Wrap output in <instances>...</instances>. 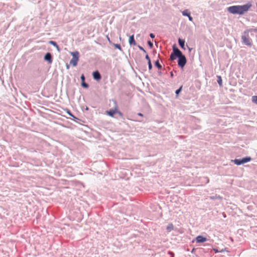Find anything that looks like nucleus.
Segmentation results:
<instances>
[{"label": "nucleus", "mask_w": 257, "mask_h": 257, "mask_svg": "<svg viewBox=\"0 0 257 257\" xmlns=\"http://www.w3.org/2000/svg\"><path fill=\"white\" fill-rule=\"evenodd\" d=\"M251 4L250 3L244 5H237L232 6L227 8V11L231 14L233 15L238 14L242 15L245 13L247 12L249 8L251 7Z\"/></svg>", "instance_id": "f257e3e1"}, {"label": "nucleus", "mask_w": 257, "mask_h": 257, "mask_svg": "<svg viewBox=\"0 0 257 257\" xmlns=\"http://www.w3.org/2000/svg\"><path fill=\"white\" fill-rule=\"evenodd\" d=\"M187 62L186 56L178 48V66L183 70Z\"/></svg>", "instance_id": "f03ea898"}, {"label": "nucleus", "mask_w": 257, "mask_h": 257, "mask_svg": "<svg viewBox=\"0 0 257 257\" xmlns=\"http://www.w3.org/2000/svg\"><path fill=\"white\" fill-rule=\"evenodd\" d=\"M251 160V158L249 156H246L245 157L242 158V159H235L234 160H232L231 162H233L234 164L239 166L244 163H247Z\"/></svg>", "instance_id": "7ed1b4c3"}, {"label": "nucleus", "mask_w": 257, "mask_h": 257, "mask_svg": "<svg viewBox=\"0 0 257 257\" xmlns=\"http://www.w3.org/2000/svg\"><path fill=\"white\" fill-rule=\"evenodd\" d=\"M71 55L72 56V58L70 61V64L75 67L77 65L78 61H79V53L78 51H75L71 52Z\"/></svg>", "instance_id": "20e7f679"}, {"label": "nucleus", "mask_w": 257, "mask_h": 257, "mask_svg": "<svg viewBox=\"0 0 257 257\" xmlns=\"http://www.w3.org/2000/svg\"><path fill=\"white\" fill-rule=\"evenodd\" d=\"M242 43L247 46H251L252 45L251 39L249 37V35H244L241 36Z\"/></svg>", "instance_id": "39448f33"}, {"label": "nucleus", "mask_w": 257, "mask_h": 257, "mask_svg": "<svg viewBox=\"0 0 257 257\" xmlns=\"http://www.w3.org/2000/svg\"><path fill=\"white\" fill-rule=\"evenodd\" d=\"M173 51L170 55L169 61H171V63L174 62L175 60L177 59V45L176 44H174L173 46Z\"/></svg>", "instance_id": "423d86ee"}, {"label": "nucleus", "mask_w": 257, "mask_h": 257, "mask_svg": "<svg viewBox=\"0 0 257 257\" xmlns=\"http://www.w3.org/2000/svg\"><path fill=\"white\" fill-rule=\"evenodd\" d=\"M178 42L179 45L181 48V49L185 50L186 47H187L188 48L189 52L191 51V49L188 46L187 44L185 45V41L184 39L179 38V39H178Z\"/></svg>", "instance_id": "0eeeda50"}, {"label": "nucleus", "mask_w": 257, "mask_h": 257, "mask_svg": "<svg viewBox=\"0 0 257 257\" xmlns=\"http://www.w3.org/2000/svg\"><path fill=\"white\" fill-rule=\"evenodd\" d=\"M93 78L97 81H99L101 79V75L98 71L96 70L92 72Z\"/></svg>", "instance_id": "6e6552de"}, {"label": "nucleus", "mask_w": 257, "mask_h": 257, "mask_svg": "<svg viewBox=\"0 0 257 257\" xmlns=\"http://www.w3.org/2000/svg\"><path fill=\"white\" fill-rule=\"evenodd\" d=\"M44 59L45 61L48 62L49 64H51L53 61L52 56L49 52H47L44 56Z\"/></svg>", "instance_id": "1a4fd4ad"}, {"label": "nucleus", "mask_w": 257, "mask_h": 257, "mask_svg": "<svg viewBox=\"0 0 257 257\" xmlns=\"http://www.w3.org/2000/svg\"><path fill=\"white\" fill-rule=\"evenodd\" d=\"M196 240L197 243H202L207 240V238L202 235H198L196 238Z\"/></svg>", "instance_id": "9d476101"}, {"label": "nucleus", "mask_w": 257, "mask_h": 257, "mask_svg": "<svg viewBox=\"0 0 257 257\" xmlns=\"http://www.w3.org/2000/svg\"><path fill=\"white\" fill-rule=\"evenodd\" d=\"M117 112V107L116 106L114 109H111L109 110L106 111L107 114L113 117L115 113Z\"/></svg>", "instance_id": "9b49d317"}, {"label": "nucleus", "mask_w": 257, "mask_h": 257, "mask_svg": "<svg viewBox=\"0 0 257 257\" xmlns=\"http://www.w3.org/2000/svg\"><path fill=\"white\" fill-rule=\"evenodd\" d=\"M128 43L130 45H133V46L137 45V43L135 41L134 35H132L130 36L129 39H128Z\"/></svg>", "instance_id": "f8f14e48"}, {"label": "nucleus", "mask_w": 257, "mask_h": 257, "mask_svg": "<svg viewBox=\"0 0 257 257\" xmlns=\"http://www.w3.org/2000/svg\"><path fill=\"white\" fill-rule=\"evenodd\" d=\"M49 43L50 44L53 45L54 47H55L58 52H60L61 49H60V48H59V46L58 45V44H57V43L55 41H50L49 42Z\"/></svg>", "instance_id": "ddd939ff"}, {"label": "nucleus", "mask_w": 257, "mask_h": 257, "mask_svg": "<svg viewBox=\"0 0 257 257\" xmlns=\"http://www.w3.org/2000/svg\"><path fill=\"white\" fill-rule=\"evenodd\" d=\"M65 111L66 112H67V113L70 116H71L73 118V120H75L76 119H78V118H77L76 116H75L72 113V112H71V111L68 109V108H66L65 109Z\"/></svg>", "instance_id": "4468645a"}, {"label": "nucleus", "mask_w": 257, "mask_h": 257, "mask_svg": "<svg viewBox=\"0 0 257 257\" xmlns=\"http://www.w3.org/2000/svg\"><path fill=\"white\" fill-rule=\"evenodd\" d=\"M217 81L220 87L222 86V78L220 76H217Z\"/></svg>", "instance_id": "2eb2a0df"}, {"label": "nucleus", "mask_w": 257, "mask_h": 257, "mask_svg": "<svg viewBox=\"0 0 257 257\" xmlns=\"http://www.w3.org/2000/svg\"><path fill=\"white\" fill-rule=\"evenodd\" d=\"M155 66L158 69H161L162 68V65L160 64L159 60H156L155 62Z\"/></svg>", "instance_id": "dca6fc26"}, {"label": "nucleus", "mask_w": 257, "mask_h": 257, "mask_svg": "<svg viewBox=\"0 0 257 257\" xmlns=\"http://www.w3.org/2000/svg\"><path fill=\"white\" fill-rule=\"evenodd\" d=\"M173 228H174V226H173V224L170 223L167 226L166 229L168 232H170L171 231H172L173 229Z\"/></svg>", "instance_id": "f3484780"}, {"label": "nucleus", "mask_w": 257, "mask_h": 257, "mask_svg": "<svg viewBox=\"0 0 257 257\" xmlns=\"http://www.w3.org/2000/svg\"><path fill=\"white\" fill-rule=\"evenodd\" d=\"M182 13L183 16L187 17H188L190 14V12L188 9L185 10L182 12Z\"/></svg>", "instance_id": "a211bd4d"}, {"label": "nucleus", "mask_w": 257, "mask_h": 257, "mask_svg": "<svg viewBox=\"0 0 257 257\" xmlns=\"http://www.w3.org/2000/svg\"><path fill=\"white\" fill-rule=\"evenodd\" d=\"M81 86L84 88H88L89 87V85L87 83L83 80V81H81Z\"/></svg>", "instance_id": "6ab92c4d"}, {"label": "nucleus", "mask_w": 257, "mask_h": 257, "mask_svg": "<svg viewBox=\"0 0 257 257\" xmlns=\"http://www.w3.org/2000/svg\"><path fill=\"white\" fill-rule=\"evenodd\" d=\"M112 46H114V47L115 48V49H117L118 50H119L120 51H122V49H121V47L120 46V44H114L113 43L112 44Z\"/></svg>", "instance_id": "aec40b11"}, {"label": "nucleus", "mask_w": 257, "mask_h": 257, "mask_svg": "<svg viewBox=\"0 0 257 257\" xmlns=\"http://www.w3.org/2000/svg\"><path fill=\"white\" fill-rule=\"evenodd\" d=\"M251 101L252 102L257 104V95H254L251 97Z\"/></svg>", "instance_id": "412c9836"}, {"label": "nucleus", "mask_w": 257, "mask_h": 257, "mask_svg": "<svg viewBox=\"0 0 257 257\" xmlns=\"http://www.w3.org/2000/svg\"><path fill=\"white\" fill-rule=\"evenodd\" d=\"M253 29H252V28L247 29V30H245V31H244L243 34L244 35H248L249 32H253Z\"/></svg>", "instance_id": "4be33fe9"}, {"label": "nucleus", "mask_w": 257, "mask_h": 257, "mask_svg": "<svg viewBox=\"0 0 257 257\" xmlns=\"http://www.w3.org/2000/svg\"><path fill=\"white\" fill-rule=\"evenodd\" d=\"M148 45L149 46L150 48H152L153 47V43L151 41H148L147 42Z\"/></svg>", "instance_id": "5701e85b"}, {"label": "nucleus", "mask_w": 257, "mask_h": 257, "mask_svg": "<svg viewBox=\"0 0 257 257\" xmlns=\"http://www.w3.org/2000/svg\"><path fill=\"white\" fill-rule=\"evenodd\" d=\"M210 198L212 199H221L222 197H220L219 195L217 196V195H216L215 196L210 197Z\"/></svg>", "instance_id": "b1692460"}, {"label": "nucleus", "mask_w": 257, "mask_h": 257, "mask_svg": "<svg viewBox=\"0 0 257 257\" xmlns=\"http://www.w3.org/2000/svg\"><path fill=\"white\" fill-rule=\"evenodd\" d=\"M148 64L149 70L150 71L152 69V68H153V66H152L151 61L148 62Z\"/></svg>", "instance_id": "393cba45"}, {"label": "nucleus", "mask_w": 257, "mask_h": 257, "mask_svg": "<svg viewBox=\"0 0 257 257\" xmlns=\"http://www.w3.org/2000/svg\"><path fill=\"white\" fill-rule=\"evenodd\" d=\"M175 69L176 68L173 67V70L170 72V75L172 77L174 76L173 71H174L175 73H177V70Z\"/></svg>", "instance_id": "a878e982"}, {"label": "nucleus", "mask_w": 257, "mask_h": 257, "mask_svg": "<svg viewBox=\"0 0 257 257\" xmlns=\"http://www.w3.org/2000/svg\"><path fill=\"white\" fill-rule=\"evenodd\" d=\"M116 113L118 114L120 117H123V114L121 111L118 110L117 109V112H116Z\"/></svg>", "instance_id": "bb28decb"}, {"label": "nucleus", "mask_w": 257, "mask_h": 257, "mask_svg": "<svg viewBox=\"0 0 257 257\" xmlns=\"http://www.w3.org/2000/svg\"><path fill=\"white\" fill-rule=\"evenodd\" d=\"M138 47L139 49L140 50L142 51L144 53H147L146 51L142 46H141L140 45H138Z\"/></svg>", "instance_id": "cd10ccee"}, {"label": "nucleus", "mask_w": 257, "mask_h": 257, "mask_svg": "<svg viewBox=\"0 0 257 257\" xmlns=\"http://www.w3.org/2000/svg\"><path fill=\"white\" fill-rule=\"evenodd\" d=\"M80 79H81V81H83V80H84V81H85V76H84V75L83 74H82L81 75V76H80Z\"/></svg>", "instance_id": "c85d7f7f"}, {"label": "nucleus", "mask_w": 257, "mask_h": 257, "mask_svg": "<svg viewBox=\"0 0 257 257\" xmlns=\"http://www.w3.org/2000/svg\"><path fill=\"white\" fill-rule=\"evenodd\" d=\"M145 58L148 61V62H150V61H151V59H150V57L149 56V55L148 54L146 55Z\"/></svg>", "instance_id": "c756f323"}, {"label": "nucleus", "mask_w": 257, "mask_h": 257, "mask_svg": "<svg viewBox=\"0 0 257 257\" xmlns=\"http://www.w3.org/2000/svg\"><path fill=\"white\" fill-rule=\"evenodd\" d=\"M214 251L215 253L219 252H223L224 250L222 249L221 251H219L217 249L213 248Z\"/></svg>", "instance_id": "7c9ffc66"}, {"label": "nucleus", "mask_w": 257, "mask_h": 257, "mask_svg": "<svg viewBox=\"0 0 257 257\" xmlns=\"http://www.w3.org/2000/svg\"><path fill=\"white\" fill-rule=\"evenodd\" d=\"M182 88V86H180L179 88H178V95L180 93V92L181 91Z\"/></svg>", "instance_id": "2f4dec72"}, {"label": "nucleus", "mask_w": 257, "mask_h": 257, "mask_svg": "<svg viewBox=\"0 0 257 257\" xmlns=\"http://www.w3.org/2000/svg\"><path fill=\"white\" fill-rule=\"evenodd\" d=\"M188 19H189V20L190 21H193V18L191 16V14L188 16Z\"/></svg>", "instance_id": "473e14b6"}, {"label": "nucleus", "mask_w": 257, "mask_h": 257, "mask_svg": "<svg viewBox=\"0 0 257 257\" xmlns=\"http://www.w3.org/2000/svg\"><path fill=\"white\" fill-rule=\"evenodd\" d=\"M149 35H150V37L152 39L154 38L155 37V35L153 33H150Z\"/></svg>", "instance_id": "72a5a7b5"}, {"label": "nucleus", "mask_w": 257, "mask_h": 257, "mask_svg": "<svg viewBox=\"0 0 257 257\" xmlns=\"http://www.w3.org/2000/svg\"><path fill=\"white\" fill-rule=\"evenodd\" d=\"M107 39L108 40V41L109 42V43L111 45H112L113 44V43H112V42L110 41V38L108 37V36H107Z\"/></svg>", "instance_id": "f704fd0d"}, {"label": "nucleus", "mask_w": 257, "mask_h": 257, "mask_svg": "<svg viewBox=\"0 0 257 257\" xmlns=\"http://www.w3.org/2000/svg\"><path fill=\"white\" fill-rule=\"evenodd\" d=\"M168 253L171 255V257H174V254L172 252L169 251Z\"/></svg>", "instance_id": "c9c22d12"}, {"label": "nucleus", "mask_w": 257, "mask_h": 257, "mask_svg": "<svg viewBox=\"0 0 257 257\" xmlns=\"http://www.w3.org/2000/svg\"><path fill=\"white\" fill-rule=\"evenodd\" d=\"M138 115L141 116H143V114L142 113H141V112L138 113Z\"/></svg>", "instance_id": "e433bc0d"}, {"label": "nucleus", "mask_w": 257, "mask_h": 257, "mask_svg": "<svg viewBox=\"0 0 257 257\" xmlns=\"http://www.w3.org/2000/svg\"><path fill=\"white\" fill-rule=\"evenodd\" d=\"M66 69H69V65L68 64H66Z\"/></svg>", "instance_id": "4c0bfd02"}, {"label": "nucleus", "mask_w": 257, "mask_h": 257, "mask_svg": "<svg viewBox=\"0 0 257 257\" xmlns=\"http://www.w3.org/2000/svg\"><path fill=\"white\" fill-rule=\"evenodd\" d=\"M253 32H256V33H257V29H256V28H254V29H253Z\"/></svg>", "instance_id": "58836bf2"}, {"label": "nucleus", "mask_w": 257, "mask_h": 257, "mask_svg": "<svg viewBox=\"0 0 257 257\" xmlns=\"http://www.w3.org/2000/svg\"><path fill=\"white\" fill-rule=\"evenodd\" d=\"M158 74H159V75H162V72H158Z\"/></svg>", "instance_id": "ea45409f"}, {"label": "nucleus", "mask_w": 257, "mask_h": 257, "mask_svg": "<svg viewBox=\"0 0 257 257\" xmlns=\"http://www.w3.org/2000/svg\"><path fill=\"white\" fill-rule=\"evenodd\" d=\"M206 179H207V183H208L209 182V179L206 177Z\"/></svg>", "instance_id": "a19ab883"}, {"label": "nucleus", "mask_w": 257, "mask_h": 257, "mask_svg": "<svg viewBox=\"0 0 257 257\" xmlns=\"http://www.w3.org/2000/svg\"><path fill=\"white\" fill-rule=\"evenodd\" d=\"M175 93L176 94V96H177V93H178V91H177V90L175 91Z\"/></svg>", "instance_id": "79ce46f5"}, {"label": "nucleus", "mask_w": 257, "mask_h": 257, "mask_svg": "<svg viewBox=\"0 0 257 257\" xmlns=\"http://www.w3.org/2000/svg\"><path fill=\"white\" fill-rule=\"evenodd\" d=\"M175 93L176 94V96H177V93H178V91H177V90L175 91Z\"/></svg>", "instance_id": "37998d69"}]
</instances>
